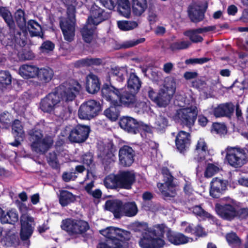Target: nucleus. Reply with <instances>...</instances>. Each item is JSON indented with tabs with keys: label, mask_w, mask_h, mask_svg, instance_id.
Instances as JSON below:
<instances>
[{
	"label": "nucleus",
	"mask_w": 248,
	"mask_h": 248,
	"mask_svg": "<svg viewBox=\"0 0 248 248\" xmlns=\"http://www.w3.org/2000/svg\"><path fill=\"white\" fill-rule=\"evenodd\" d=\"M191 210L193 214L202 220H205L207 219L211 223L216 224L217 226L220 225L219 220L216 217L204 210L201 205L193 206Z\"/></svg>",
	"instance_id": "393cba45"
},
{
	"label": "nucleus",
	"mask_w": 248,
	"mask_h": 248,
	"mask_svg": "<svg viewBox=\"0 0 248 248\" xmlns=\"http://www.w3.org/2000/svg\"><path fill=\"white\" fill-rule=\"evenodd\" d=\"M191 43L189 41H176L170 44L169 49L173 51H176L180 50L185 49L187 48Z\"/></svg>",
	"instance_id": "5fc2aeb1"
},
{
	"label": "nucleus",
	"mask_w": 248,
	"mask_h": 248,
	"mask_svg": "<svg viewBox=\"0 0 248 248\" xmlns=\"http://www.w3.org/2000/svg\"><path fill=\"white\" fill-rule=\"evenodd\" d=\"M120 127L125 131L132 134H136L142 131L148 132V125L130 116H124L119 121Z\"/></svg>",
	"instance_id": "ddd939ff"
},
{
	"label": "nucleus",
	"mask_w": 248,
	"mask_h": 248,
	"mask_svg": "<svg viewBox=\"0 0 248 248\" xmlns=\"http://www.w3.org/2000/svg\"><path fill=\"white\" fill-rule=\"evenodd\" d=\"M110 17L109 12H106L95 4L91 7L89 16L86 20L88 24L97 27L99 24L108 20Z\"/></svg>",
	"instance_id": "4468645a"
},
{
	"label": "nucleus",
	"mask_w": 248,
	"mask_h": 248,
	"mask_svg": "<svg viewBox=\"0 0 248 248\" xmlns=\"http://www.w3.org/2000/svg\"><path fill=\"white\" fill-rule=\"evenodd\" d=\"M29 140L31 142L32 150L34 147H37L38 142L43 137V131L39 128V125H36L28 132Z\"/></svg>",
	"instance_id": "473e14b6"
},
{
	"label": "nucleus",
	"mask_w": 248,
	"mask_h": 248,
	"mask_svg": "<svg viewBox=\"0 0 248 248\" xmlns=\"http://www.w3.org/2000/svg\"><path fill=\"white\" fill-rule=\"evenodd\" d=\"M124 203L122 201L118 199L108 200L106 202V209L112 212L116 218H119L122 216Z\"/></svg>",
	"instance_id": "cd10ccee"
},
{
	"label": "nucleus",
	"mask_w": 248,
	"mask_h": 248,
	"mask_svg": "<svg viewBox=\"0 0 248 248\" xmlns=\"http://www.w3.org/2000/svg\"><path fill=\"white\" fill-rule=\"evenodd\" d=\"M135 152L133 149L124 145L119 150V163L124 167H129L132 165L135 160Z\"/></svg>",
	"instance_id": "2eb2a0df"
},
{
	"label": "nucleus",
	"mask_w": 248,
	"mask_h": 248,
	"mask_svg": "<svg viewBox=\"0 0 248 248\" xmlns=\"http://www.w3.org/2000/svg\"><path fill=\"white\" fill-rule=\"evenodd\" d=\"M195 152L197 154V159L201 162L206 159V156L209 155L208 145L203 138H200L197 141L195 148Z\"/></svg>",
	"instance_id": "2f4dec72"
},
{
	"label": "nucleus",
	"mask_w": 248,
	"mask_h": 248,
	"mask_svg": "<svg viewBox=\"0 0 248 248\" xmlns=\"http://www.w3.org/2000/svg\"><path fill=\"white\" fill-rule=\"evenodd\" d=\"M72 113V108L69 106L57 105L52 114L63 120H67Z\"/></svg>",
	"instance_id": "79ce46f5"
},
{
	"label": "nucleus",
	"mask_w": 248,
	"mask_h": 248,
	"mask_svg": "<svg viewBox=\"0 0 248 248\" xmlns=\"http://www.w3.org/2000/svg\"><path fill=\"white\" fill-rule=\"evenodd\" d=\"M21 33L16 29V33L14 34V50H18L20 47L24 46L26 44V41L21 38Z\"/></svg>",
	"instance_id": "bf43d9fd"
},
{
	"label": "nucleus",
	"mask_w": 248,
	"mask_h": 248,
	"mask_svg": "<svg viewBox=\"0 0 248 248\" xmlns=\"http://www.w3.org/2000/svg\"><path fill=\"white\" fill-rule=\"evenodd\" d=\"M226 159L233 168H241L248 162V155L244 149L238 147L231 148L226 153Z\"/></svg>",
	"instance_id": "9d476101"
},
{
	"label": "nucleus",
	"mask_w": 248,
	"mask_h": 248,
	"mask_svg": "<svg viewBox=\"0 0 248 248\" xmlns=\"http://www.w3.org/2000/svg\"><path fill=\"white\" fill-rule=\"evenodd\" d=\"M97 27L91 26L87 22L80 30V33L83 41L87 44H91L95 40V32Z\"/></svg>",
	"instance_id": "c756f323"
},
{
	"label": "nucleus",
	"mask_w": 248,
	"mask_h": 248,
	"mask_svg": "<svg viewBox=\"0 0 248 248\" xmlns=\"http://www.w3.org/2000/svg\"><path fill=\"white\" fill-rule=\"evenodd\" d=\"M207 8V4L203 8H202L200 5H190L188 7L187 13L190 21L195 23L202 21L205 17V13Z\"/></svg>",
	"instance_id": "6ab92c4d"
},
{
	"label": "nucleus",
	"mask_w": 248,
	"mask_h": 248,
	"mask_svg": "<svg viewBox=\"0 0 248 248\" xmlns=\"http://www.w3.org/2000/svg\"><path fill=\"white\" fill-rule=\"evenodd\" d=\"M145 41V38H140L136 40H133L127 41L124 42L123 44L117 45L116 47V49L122 48H127L133 47L138 44L143 43Z\"/></svg>",
	"instance_id": "6e6d98bb"
},
{
	"label": "nucleus",
	"mask_w": 248,
	"mask_h": 248,
	"mask_svg": "<svg viewBox=\"0 0 248 248\" xmlns=\"http://www.w3.org/2000/svg\"><path fill=\"white\" fill-rule=\"evenodd\" d=\"M116 151V147L112 141L106 143H102L97 147V156L103 164L107 166L114 161Z\"/></svg>",
	"instance_id": "f8f14e48"
},
{
	"label": "nucleus",
	"mask_w": 248,
	"mask_h": 248,
	"mask_svg": "<svg viewBox=\"0 0 248 248\" xmlns=\"http://www.w3.org/2000/svg\"><path fill=\"white\" fill-rule=\"evenodd\" d=\"M104 59L99 58L87 57L76 61L73 64L74 67H89L104 65Z\"/></svg>",
	"instance_id": "a878e982"
},
{
	"label": "nucleus",
	"mask_w": 248,
	"mask_h": 248,
	"mask_svg": "<svg viewBox=\"0 0 248 248\" xmlns=\"http://www.w3.org/2000/svg\"><path fill=\"white\" fill-rule=\"evenodd\" d=\"M3 29L0 28V43L7 49L10 52L14 50V34L16 33V27L14 32H11L10 30L9 33L4 35L2 32Z\"/></svg>",
	"instance_id": "72a5a7b5"
},
{
	"label": "nucleus",
	"mask_w": 248,
	"mask_h": 248,
	"mask_svg": "<svg viewBox=\"0 0 248 248\" xmlns=\"http://www.w3.org/2000/svg\"><path fill=\"white\" fill-rule=\"evenodd\" d=\"M102 109V105L98 101L90 99L81 104L78 116L81 120H90L98 116Z\"/></svg>",
	"instance_id": "0eeeda50"
},
{
	"label": "nucleus",
	"mask_w": 248,
	"mask_h": 248,
	"mask_svg": "<svg viewBox=\"0 0 248 248\" xmlns=\"http://www.w3.org/2000/svg\"><path fill=\"white\" fill-rule=\"evenodd\" d=\"M109 74V77L115 78L119 82H123L128 76V71L125 68L116 66L111 68Z\"/></svg>",
	"instance_id": "49530a36"
},
{
	"label": "nucleus",
	"mask_w": 248,
	"mask_h": 248,
	"mask_svg": "<svg viewBox=\"0 0 248 248\" xmlns=\"http://www.w3.org/2000/svg\"><path fill=\"white\" fill-rule=\"evenodd\" d=\"M81 89V86L77 80L73 79L63 83L41 99L39 108L44 113L52 114L61 101L69 103L75 100Z\"/></svg>",
	"instance_id": "f257e3e1"
},
{
	"label": "nucleus",
	"mask_w": 248,
	"mask_h": 248,
	"mask_svg": "<svg viewBox=\"0 0 248 248\" xmlns=\"http://www.w3.org/2000/svg\"><path fill=\"white\" fill-rule=\"evenodd\" d=\"M175 143L177 151L181 154H185L191 144L190 134L183 130L179 131L176 136Z\"/></svg>",
	"instance_id": "f3484780"
},
{
	"label": "nucleus",
	"mask_w": 248,
	"mask_h": 248,
	"mask_svg": "<svg viewBox=\"0 0 248 248\" xmlns=\"http://www.w3.org/2000/svg\"><path fill=\"white\" fill-rule=\"evenodd\" d=\"M168 124L169 122L168 119L166 117L160 115L155 118L154 128L157 132L162 133L165 132L169 125Z\"/></svg>",
	"instance_id": "09e8293b"
},
{
	"label": "nucleus",
	"mask_w": 248,
	"mask_h": 248,
	"mask_svg": "<svg viewBox=\"0 0 248 248\" xmlns=\"http://www.w3.org/2000/svg\"><path fill=\"white\" fill-rule=\"evenodd\" d=\"M61 228L70 236H74L85 233L90 229V225L85 220L70 218L62 220Z\"/></svg>",
	"instance_id": "6e6552de"
},
{
	"label": "nucleus",
	"mask_w": 248,
	"mask_h": 248,
	"mask_svg": "<svg viewBox=\"0 0 248 248\" xmlns=\"http://www.w3.org/2000/svg\"><path fill=\"white\" fill-rule=\"evenodd\" d=\"M12 133L14 136L24 138L25 132L21 122L18 120H15L12 125Z\"/></svg>",
	"instance_id": "603ef678"
},
{
	"label": "nucleus",
	"mask_w": 248,
	"mask_h": 248,
	"mask_svg": "<svg viewBox=\"0 0 248 248\" xmlns=\"http://www.w3.org/2000/svg\"><path fill=\"white\" fill-rule=\"evenodd\" d=\"M117 25L121 30L127 31L136 28L138 24L136 21L121 20L117 21Z\"/></svg>",
	"instance_id": "864d4df0"
},
{
	"label": "nucleus",
	"mask_w": 248,
	"mask_h": 248,
	"mask_svg": "<svg viewBox=\"0 0 248 248\" xmlns=\"http://www.w3.org/2000/svg\"><path fill=\"white\" fill-rule=\"evenodd\" d=\"M118 12L120 15L129 18L131 15V6L129 0H116Z\"/></svg>",
	"instance_id": "37998d69"
},
{
	"label": "nucleus",
	"mask_w": 248,
	"mask_h": 248,
	"mask_svg": "<svg viewBox=\"0 0 248 248\" xmlns=\"http://www.w3.org/2000/svg\"><path fill=\"white\" fill-rule=\"evenodd\" d=\"M39 68L35 65L23 64L19 69V73L25 79L37 77Z\"/></svg>",
	"instance_id": "c9c22d12"
},
{
	"label": "nucleus",
	"mask_w": 248,
	"mask_h": 248,
	"mask_svg": "<svg viewBox=\"0 0 248 248\" xmlns=\"http://www.w3.org/2000/svg\"><path fill=\"white\" fill-rule=\"evenodd\" d=\"M100 82L98 77L93 74H90L86 79V90L88 93L95 94L100 89Z\"/></svg>",
	"instance_id": "bb28decb"
},
{
	"label": "nucleus",
	"mask_w": 248,
	"mask_h": 248,
	"mask_svg": "<svg viewBox=\"0 0 248 248\" xmlns=\"http://www.w3.org/2000/svg\"><path fill=\"white\" fill-rule=\"evenodd\" d=\"M0 122L5 125L9 126L11 123L10 115L8 113L3 112L0 115Z\"/></svg>",
	"instance_id": "774afa93"
},
{
	"label": "nucleus",
	"mask_w": 248,
	"mask_h": 248,
	"mask_svg": "<svg viewBox=\"0 0 248 248\" xmlns=\"http://www.w3.org/2000/svg\"><path fill=\"white\" fill-rule=\"evenodd\" d=\"M77 200V196L67 190L60 191L59 203L62 207H65L74 203Z\"/></svg>",
	"instance_id": "58836bf2"
},
{
	"label": "nucleus",
	"mask_w": 248,
	"mask_h": 248,
	"mask_svg": "<svg viewBox=\"0 0 248 248\" xmlns=\"http://www.w3.org/2000/svg\"><path fill=\"white\" fill-rule=\"evenodd\" d=\"M118 173H110L107 176L104 180V186L108 189H120Z\"/></svg>",
	"instance_id": "de8ad7c7"
},
{
	"label": "nucleus",
	"mask_w": 248,
	"mask_h": 248,
	"mask_svg": "<svg viewBox=\"0 0 248 248\" xmlns=\"http://www.w3.org/2000/svg\"><path fill=\"white\" fill-rule=\"evenodd\" d=\"M142 84L140 78L134 72L130 73L127 77L126 86L127 89L131 92L138 93Z\"/></svg>",
	"instance_id": "7c9ffc66"
},
{
	"label": "nucleus",
	"mask_w": 248,
	"mask_h": 248,
	"mask_svg": "<svg viewBox=\"0 0 248 248\" xmlns=\"http://www.w3.org/2000/svg\"><path fill=\"white\" fill-rule=\"evenodd\" d=\"M53 76V70L52 68L49 67H43L38 69L37 78L40 83L43 85H46L50 82Z\"/></svg>",
	"instance_id": "f704fd0d"
},
{
	"label": "nucleus",
	"mask_w": 248,
	"mask_h": 248,
	"mask_svg": "<svg viewBox=\"0 0 248 248\" xmlns=\"http://www.w3.org/2000/svg\"><path fill=\"white\" fill-rule=\"evenodd\" d=\"M184 34L188 37L190 40L193 43L202 42L203 40L201 36L195 33L193 31H186L184 32Z\"/></svg>",
	"instance_id": "69168bd1"
},
{
	"label": "nucleus",
	"mask_w": 248,
	"mask_h": 248,
	"mask_svg": "<svg viewBox=\"0 0 248 248\" xmlns=\"http://www.w3.org/2000/svg\"><path fill=\"white\" fill-rule=\"evenodd\" d=\"M225 238L228 245L232 248H244L242 240L234 232H231L226 234Z\"/></svg>",
	"instance_id": "a18cd8bd"
},
{
	"label": "nucleus",
	"mask_w": 248,
	"mask_h": 248,
	"mask_svg": "<svg viewBox=\"0 0 248 248\" xmlns=\"http://www.w3.org/2000/svg\"><path fill=\"white\" fill-rule=\"evenodd\" d=\"M101 91L102 97L110 104V107L104 110V114L110 121L112 122L116 121L120 116V111L119 108L121 107L114 105L113 101L108 99L105 93L102 89Z\"/></svg>",
	"instance_id": "b1692460"
},
{
	"label": "nucleus",
	"mask_w": 248,
	"mask_h": 248,
	"mask_svg": "<svg viewBox=\"0 0 248 248\" xmlns=\"http://www.w3.org/2000/svg\"><path fill=\"white\" fill-rule=\"evenodd\" d=\"M174 92L175 89L164 86L158 93V98L156 104L159 107H166L169 104Z\"/></svg>",
	"instance_id": "5701e85b"
},
{
	"label": "nucleus",
	"mask_w": 248,
	"mask_h": 248,
	"mask_svg": "<svg viewBox=\"0 0 248 248\" xmlns=\"http://www.w3.org/2000/svg\"><path fill=\"white\" fill-rule=\"evenodd\" d=\"M211 131L218 134H224L226 133L227 127L224 124L214 123L212 124Z\"/></svg>",
	"instance_id": "0e129e2a"
},
{
	"label": "nucleus",
	"mask_w": 248,
	"mask_h": 248,
	"mask_svg": "<svg viewBox=\"0 0 248 248\" xmlns=\"http://www.w3.org/2000/svg\"><path fill=\"white\" fill-rule=\"evenodd\" d=\"M218 166L212 163H208L204 172V176L206 178H210L219 171Z\"/></svg>",
	"instance_id": "e2e57ef3"
},
{
	"label": "nucleus",
	"mask_w": 248,
	"mask_h": 248,
	"mask_svg": "<svg viewBox=\"0 0 248 248\" xmlns=\"http://www.w3.org/2000/svg\"><path fill=\"white\" fill-rule=\"evenodd\" d=\"M77 4L66 5L67 17L60 21V26L64 38L66 41L71 42L75 36V21Z\"/></svg>",
	"instance_id": "423d86ee"
},
{
	"label": "nucleus",
	"mask_w": 248,
	"mask_h": 248,
	"mask_svg": "<svg viewBox=\"0 0 248 248\" xmlns=\"http://www.w3.org/2000/svg\"><path fill=\"white\" fill-rule=\"evenodd\" d=\"M185 232L198 237L205 236L207 234L201 224H198L195 227H194L193 224H189L186 228Z\"/></svg>",
	"instance_id": "8fccbe9b"
},
{
	"label": "nucleus",
	"mask_w": 248,
	"mask_h": 248,
	"mask_svg": "<svg viewBox=\"0 0 248 248\" xmlns=\"http://www.w3.org/2000/svg\"><path fill=\"white\" fill-rule=\"evenodd\" d=\"M15 18L18 27L23 30L26 28V20L24 10L18 9L15 13Z\"/></svg>",
	"instance_id": "3c124183"
},
{
	"label": "nucleus",
	"mask_w": 248,
	"mask_h": 248,
	"mask_svg": "<svg viewBox=\"0 0 248 248\" xmlns=\"http://www.w3.org/2000/svg\"><path fill=\"white\" fill-rule=\"evenodd\" d=\"M138 211V206L135 202H125L123 205L122 216L133 217L137 214Z\"/></svg>",
	"instance_id": "c03bdc74"
},
{
	"label": "nucleus",
	"mask_w": 248,
	"mask_h": 248,
	"mask_svg": "<svg viewBox=\"0 0 248 248\" xmlns=\"http://www.w3.org/2000/svg\"><path fill=\"white\" fill-rule=\"evenodd\" d=\"M55 48V44L50 40H46L43 42L39 47L41 52L43 53H48L52 51Z\"/></svg>",
	"instance_id": "680f3d73"
},
{
	"label": "nucleus",
	"mask_w": 248,
	"mask_h": 248,
	"mask_svg": "<svg viewBox=\"0 0 248 248\" xmlns=\"http://www.w3.org/2000/svg\"><path fill=\"white\" fill-rule=\"evenodd\" d=\"M4 239L5 244L8 247L15 246L18 244V236L14 233L7 234Z\"/></svg>",
	"instance_id": "052dcab7"
},
{
	"label": "nucleus",
	"mask_w": 248,
	"mask_h": 248,
	"mask_svg": "<svg viewBox=\"0 0 248 248\" xmlns=\"http://www.w3.org/2000/svg\"><path fill=\"white\" fill-rule=\"evenodd\" d=\"M0 222L2 224H15L18 220V214L15 209H12L6 213L3 210L0 215Z\"/></svg>",
	"instance_id": "4c0bfd02"
},
{
	"label": "nucleus",
	"mask_w": 248,
	"mask_h": 248,
	"mask_svg": "<svg viewBox=\"0 0 248 248\" xmlns=\"http://www.w3.org/2000/svg\"><path fill=\"white\" fill-rule=\"evenodd\" d=\"M235 109V106L232 102H227L218 105L213 109L214 115L216 118L226 117L231 118Z\"/></svg>",
	"instance_id": "412c9836"
},
{
	"label": "nucleus",
	"mask_w": 248,
	"mask_h": 248,
	"mask_svg": "<svg viewBox=\"0 0 248 248\" xmlns=\"http://www.w3.org/2000/svg\"><path fill=\"white\" fill-rule=\"evenodd\" d=\"M100 233L108 239V242L110 241L109 243L115 247H112L107 243L101 242L98 243L96 248H124L121 243L130 239V232L114 227H108L100 230Z\"/></svg>",
	"instance_id": "20e7f679"
},
{
	"label": "nucleus",
	"mask_w": 248,
	"mask_h": 248,
	"mask_svg": "<svg viewBox=\"0 0 248 248\" xmlns=\"http://www.w3.org/2000/svg\"><path fill=\"white\" fill-rule=\"evenodd\" d=\"M198 110L195 106L182 108L177 111L176 117L178 122L183 127H186L191 129L194 125L197 119Z\"/></svg>",
	"instance_id": "1a4fd4ad"
},
{
	"label": "nucleus",
	"mask_w": 248,
	"mask_h": 248,
	"mask_svg": "<svg viewBox=\"0 0 248 248\" xmlns=\"http://www.w3.org/2000/svg\"><path fill=\"white\" fill-rule=\"evenodd\" d=\"M101 89L105 93L108 99L112 101L115 106L132 108L136 105L137 93H136L126 89L117 88L110 82L103 84Z\"/></svg>",
	"instance_id": "f03ea898"
},
{
	"label": "nucleus",
	"mask_w": 248,
	"mask_h": 248,
	"mask_svg": "<svg viewBox=\"0 0 248 248\" xmlns=\"http://www.w3.org/2000/svg\"><path fill=\"white\" fill-rule=\"evenodd\" d=\"M120 189H130L136 181V175L133 171L119 170L118 173Z\"/></svg>",
	"instance_id": "a211bd4d"
},
{
	"label": "nucleus",
	"mask_w": 248,
	"mask_h": 248,
	"mask_svg": "<svg viewBox=\"0 0 248 248\" xmlns=\"http://www.w3.org/2000/svg\"><path fill=\"white\" fill-rule=\"evenodd\" d=\"M166 236L169 242L176 246L186 244L189 241V238L183 233L173 232L170 229L167 232Z\"/></svg>",
	"instance_id": "c85d7f7f"
},
{
	"label": "nucleus",
	"mask_w": 248,
	"mask_h": 248,
	"mask_svg": "<svg viewBox=\"0 0 248 248\" xmlns=\"http://www.w3.org/2000/svg\"><path fill=\"white\" fill-rule=\"evenodd\" d=\"M53 142L51 136H46L44 138H42L37 147H34L32 150L37 153L45 154L52 147Z\"/></svg>",
	"instance_id": "e433bc0d"
},
{
	"label": "nucleus",
	"mask_w": 248,
	"mask_h": 248,
	"mask_svg": "<svg viewBox=\"0 0 248 248\" xmlns=\"http://www.w3.org/2000/svg\"><path fill=\"white\" fill-rule=\"evenodd\" d=\"M166 226L164 224H158L153 229L147 230L142 233L139 241L141 248H161L165 245L163 240Z\"/></svg>",
	"instance_id": "7ed1b4c3"
},
{
	"label": "nucleus",
	"mask_w": 248,
	"mask_h": 248,
	"mask_svg": "<svg viewBox=\"0 0 248 248\" xmlns=\"http://www.w3.org/2000/svg\"><path fill=\"white\" fill-rule=\"evenodd\" d=\"M12 82V76L8 71H0V84L2 87L11 85Z\"/></svg>",
	"instance_id": "13d9d810"
},
{
	"label": "nucleus",
	"mask_w": 248,
	"mask_h": 248,
	"mask_svg": "<svg viewBox=\"0 0 248 248\" xmlns=\"http://www.w3.org/2000/svg\"><path fill=\"white\" fill-rule=\"evenodd\" d=\"M0 16L2 17L6 23L9 30L14 32L16 24L10 11L5 7H0Z\"/></svg>",
	"instance_id": "ea45409f"
},
{
	"label": "nucleus",
	"mask_w": 248,
	"mask_h": 248,
	"mask_svg": "<svg viewBox=\"0 0 248 248\" xmlns=\"http://www.w3.org/2000/svg\"><path fill=\"white\" fill-rule=\"evenodd\" d=\"M215 210L220 217L229 221H232L235 218L243 220L248 217V207L237 209L234 205L231 203H217Z\"/></svg>",
	"instance_id": "39448f33"
},
{
	"label": "nucleus",
	"mask_w": 248,
	"mask_h": 248,
	"mask_svg": "<svg viewBox=\"0 0 248 248\" xmlns=\"http://www.w3.org/2000/svg\"><path fill=\"white\" fill-rule=\"evenodd\" d=\"M82 162L89 166L93 162V155L91 152H87L81 157Z\"/></svg>",
	"instance_id": "338daca9"
},
{
	"label": "nucleus",
	"mask_w": 248,
	"mask_h": 248,
	"mask_svg": "<svg viewBox=\"0 0 248 248\" xmlns=\"http://www.w3.org/2000/svg\"><path fill=\"white\" fill-rule=\"evenodd\" d=\"M28 29L31 37L44 38V32L41 26L34 20H30L28 22Z\"/></svg>",
	"instance_id": "a19ab883"
},
{
	"label": "nucleus",
	"mask_w": 248,
	"mask_h": 248,
	"mask_svg": "<svg viewBox=\"0 0 248 248\" xmlns=\"http://www.w3.org/2000/svg\"><path fill=\"white\" fill-rule=\"evenodd\" d=\"M32 222H34V218L31 216L22 215L20 217V238L22 241H28V245L30 244L29 239L33 232V228L30 223Z\"/></svg>",
	"instance_id": "dca6fc26"
},
{
	"label": "nucleus",
	"mask_w": 248,
	"mask_h": 248,
	"mask_svg": "<svg viewBox=\"0 0 248 248\" xmlns=\"http://www.w3.org/2000/svg\"><path fill=\"white\" fill-rule=\"evenodd\" d=\"M149 5L154 6L157 4V0H148ZM132 12L134 15L140 16L143 14L148 7V0H131Z\"/></svg>",
	"instance_id": "4be33fe9"
},
{
	"label": "nucleus",
	"mask_w": 248,
	"mask_h": 248,
	"mask_svg": "<svg viewBox=\"0 0 248 248\" xmlns=\"http://www.w3.org/2000/svg\"><path fill=\"white\" fill-rule=\"evenodd\" d=\"M47 160L49 165L53 169L58 170L60 168L58 155L56 152H50Z\"/></svg>",
	"instance_id": "4d7b16f0"
},
{
	"label": "nucleus",
	"mask_w": 248,
	"mask_h": 248,
	"mask_svg": "<svg viewBox=\"0 0 248 248\" xmlns=\"http://www.w3.org/2000/svg\"><path fill=\"white\" fill-rule=\"evenodd\" d=\"M65 131L68 132V139L71 142L82 143L88 139L91 129L88 125L78 124L73 127L66 126Z\"/></svg>",
	"instance_id": "9b49d317"
},
{
	"label": "nucleus",
	"mask_w": 248,
	"mask_h": 248,
	"mask_svg": "<svg viewBox=\"0 0 248 248\" xmlns=\"http://www.w3.org/2000/svg\"><path fill=\"white\" fill-rule=\"evenodd\" d=\"M227 188L226 182L215 177L210 183V195L214 198H218Z\"/></svg>",
	"instance_id": "aec40b11"
}]
</instances>
